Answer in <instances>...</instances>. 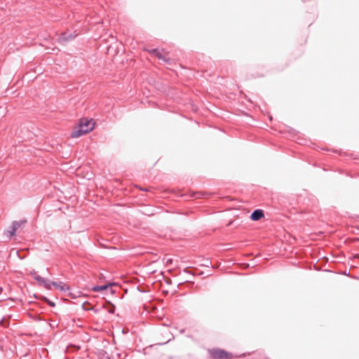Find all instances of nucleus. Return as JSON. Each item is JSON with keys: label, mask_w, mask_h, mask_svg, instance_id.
<instances>
[{"label": "nucleus", "mask_w": 359, "mask_h": 359, "mask_svg": "<svg viewBox=\"0 0 359 359\" xmlns=\"http://www.w3.org/2000/svg\"><path fill=\"white\" fill-rule=\"evenodd\" d=\"M95 122L92 119L81 118L72 131L71 137L77 138L91 132L95 128Z\"/></svg>", "instance_id": "nucleus-1"}, {"label": "nucleus", "mask_w": 359, "mask_h": 359, "mask_svg": "<svg viewBox=\"0 0 359 359\" xmlns=\"http://www.w3.org/2000/svg\"><path fill=\"white\" fill-rule=\"evenodd\" d=\"M211 356L215 359H231L233 355L224 350L219 348H213L210 351Z\"/></svg>", "instance_id": "nucleus-2"}, {"label": "nucleus", "mask_w": 359, "mask_h": 359, "mask_svg": "<svg viewBox=\"0 0 359 359\" xmlns=\"http://www.w3.org/2000/svg\"><path fill=\"white\" fill-rule=\"evenodd\" d=\"M51 284L54 288L59 290L60 291L65 292L69 290V285L61 281L51 282Z\"/></svg>", "instance_id": "nucleus-3"}, {"label": "nucleus", "mask_w": 359, "mask_h": 359, "mask_svg": "<svg viewBox=\"0 0 359 359\" xmlns=\"http://www.w3.org/2000/svg\"><path fill=\"white\" fill-rule=\"evenodd\" d=\"M168 52L165 50H159L158 54L156 55L159 60H161L164 62H168L170 61V58L168 57Z\"/></svg>", "instance_id": "nucleus-4"}, {"label": "nucleus", "mask_w": 359, "mask_h": 359, "mask_svg": "<svg viewBox=\"0 0 359 359\" xmlns=\"http://www.w3.org/2000/svg\"><path fill=\"white\" fill-rule=\"evenodd\" d=\"M264 212L262 210H256L252 213L250 218L253 221H257L264 217Z\"/></svg>", "instance_id": "nucleus-5"}, {"label": "nucleus", "mask_w": 359, "mask_h": 359, "mask_svg": "<svg viewBox=\"0 0 359 359\" xmlns=\"http://www.w3.org/2000/svg\"><path fill=\"white\" fill-rule=\"evenodd\" d=\"M109 285H101V286H95L94 287H93V290L94 292H100V291H102V290H107L108 287H109Z\"/></svg>", "instance_id": "nucleus-6"}, {"label": "nucleus", "mask_w": 359, "mask_h": 359, "mask_svg": "<svg viewBox=\"0 0 359 359\" xmlns=\"http://www.w3.org/2000/svg\"><path fill=\"white\" fill-rule=\"evenodd\" d=\"M26 222V221H19V222H14L13 223V228L15 229H18L20 226H21L22 224H24Z\"/></svg>", "instance_id": "nucleus-7"}, {"label": "nucleus", "mask_w": 359, "mask_h": 359, "mask_svg": "<svg viewBox=\"0 0 359 359\" xmlns=\"http://www.w3.org/2000/svg\"><path fill=\"white\" fill-rule=\"evenodd\" d=\"M150 54L156 55L158 54L159 50L158 49H151V50H147Z\"/></svg>", "instance_id": "nucleus-8"}, {"label": "nucleus", "mask_w": 359, "mask_h": 359, "mask_svg": "<svg viewBox=\"0 0 359 359\" xmlns=\"http://www.w3.org/2000/svg\"><path fill=\"white\" fill-rule=\"evenodd\" d=\"M17 231V230H16V229H13V226H12V227H11V230H9V231H8V232H9V233H10V237H12L13 236H14V235H15V231Z\"/></svg>", "instance_id": "nucleus-9"}, {"label": "nucleus", "mask_w": 359, "mask_h": 359, "mask_svg": "<svg viewBox=\"0 0 359 359\" xmlns=\"http://www.w3.org/2000/svg\"><path fill=\"white\" fill-rule=\"evenodd\" d=\"M46 288H48V289L50 290V289L52 288V287H53V285H52V284H51V282H50V283H47V284L46 285Z\"/></svg>", "instance_id": "nucleus-10"}, {"label": "nucleus", "mask_w": 359, "mask_h": 359, "mask_svg": "<svg viewBox=\"0 0 359 359\" xmlns=\"http://www.w3.org/2000/svg\"><path fill=\"white\" fill-rule=\"evenodd\" d=\"M110 306L111 308L109 309V312L112 313L114 311V307L112 305H111Z\"/></svg>", "instance_id": "nucleus-11"}]
</instances>
